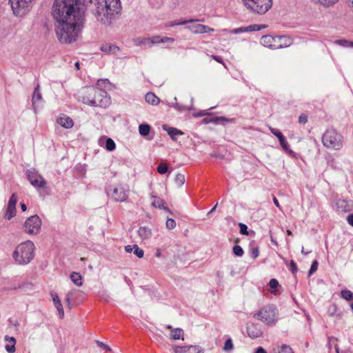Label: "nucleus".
<instances>
[{"mask_svg": "<svg viewBox=\"0 0 353 353\" xmlns=\"http://www.w3.org/2000/svg\"><path fill=\"white\" fill-rule=\"evenodd\" d=\"M185 181V176L183 174H177L175 177V183L178 186H181Z\"/></svg>", "mask_w": 353, "mask_h": 353, "instance_id": "34", "label": "nucleus"}, {"mask_svg": "<svg viewBox=\"0 0 353 353\" xmlns=\"http://www.w3.org/2000/svg\"><path fill=\"white\" fill-rule=\"evenodd\" d=\"M337 310V307L335 304H334L330 309H329V313L330 316H333L335 314Z\"/></svg>", "mask_w": 353, "mask_h": 353, "instance_id": "60", "label": "nucleus"}, {"mask_svg": "<svg viewBox=\"0 0 353 353\" xmlns=\"http://www.w3.org/2000/svg\"><path fill=\"white\" fill-rule=\"evenodd\" d=\"M155 38L157 39L158 40V43H166V42H168V43H174V39L173 38H171V37H160L159 36H155Z\"/></svg>", "mask_w": 353, "mask_h": 353, "instance_id": "41", "label": "nucleus"}, {"mask_svg": "<svg viewBox=\"0 0 353 353\" xmlns=\"http://www.w3.org/2000/svg\"><path fill=\"white\" fill-rule=\"evenodd\" d=\"M145 99L147 103L155 105L159 104V99L152 92H148L145 96Z\"/></svg>", "mask_w": 353, "mask_h": 353, "instance_id": "22", "label": "nucleus"}, {"mask_svg": "<svg viewBox=\"0 0 353 353\" xmlns=\"http://www.w3.org/2000/svg\"><path fill=\"white\" fill-rule=\"evenodd\" d=\"M70 279L77 286L82 285V276L79 273L73 272L70 274Z\"/></svg>", "mask_w": 353, "mask_h": 353, "instance_id": "25", "label": "nucleus"}, {"mask_svg": "<svg viewBox=\"0 0 353 353\" xmlns=\"http://www.w3.org/2000/svg\"><path fill=\"white\" fill-rule=\"evenodd\" d=\"M347 221L350 225L353 226V214L347 216Z\"/></svg>", "mask_w": 353, "mask_h": 353, "instance_id": "63", "label": "nucleus"}, {"mask_svg": "<svg viewBox=\"0 0 353 353\" xmlns=\"http://www.w3.org/2000/svg\"><path fill=\"white\" fill-rule=\"evenodd\" d=\"M139 236L143 239L145 240L151 236V230L145 226L140 227L137 231Z\"/></svg>", "mask_w": 353, "mask_h": 353, "instance_id": "20", "label": "nucleus"}, {"mask_svg": "<svg viewBox=\"0 0 353 353\" xmlns=\"http://www.w3.org/2000/svg\"><path fill=\"white\" fill-rule=\"evenodd\" d=\"M16 214V207L8 205L5 218L10 220Z\"/></svg>", "mask_w": 353, "mask_h": 353, "instance_id": "27", "label": "nucleus"}, {"mask_svg": "<svg viewBox=\"0 0 353 353\" xmlns=\"http://www.w3.org/2000/svg\"><path fill=\"white\" fill-rule=\"evenodd\" d=\"M281 37H282V39H278V41L283 40L284 41L283 43L277 44V46H282V48H283L290 46L291 45L292 41L290 38L284 37V36H282Z\"/></svg>", "mask_w": 353, "mask_h": 353, "instance_id": "38", "label": "nucleus"}, {"mask_svg": "<svg viewBox=\"0 0 353 353\" xmlns=\"http://www.w3.org/2000/svg\"><path fill=\"white\" fill-rule=\"evenodd\" d=\"M134 254L139 259L142 258L144 254V252L142 249L139 248L137 245L134 244V248L133 250Z\"/></svg>", "mask_w": 353, "mask_h": 353, "instance_id": "44", "label": "nucleus"}, {"mask_svg": "<svg viewBox=\"0 0 353 353\" xmlns=\"http://www.w3.org/2000/svg\"><path fill=\"white\" fill-rule=\"evenodd\" d=\"M318 265H319V263L316 260H314L312 262L310 269L309 270V272H308V276L312 275L317 270Z\"/></svg>", "mask_w": 353, "mask_h": 353, "instance_id": "45", "label": "nucleus"}, {"mask_svg": "<svg viewBox=\"0 0 353 353\" xmlns=\"http://www.w3.org/2000/svg\"><path fill=\"white\" fill-rule=\"evenodd\" d=\"M173 107L179 111L190 110L192 107L181 105L176 102L173 104Z\"/></svg>", "mask_w": 353, "mask_h": 353, "instance_id": "42", "label": "nucleus"}, {"mask_svg": "<svg viewBox=\"0 0 353 353\" xmlns=\"http://www.w3.org/2000/svg\"><path fill=\"white\" fill-rule=\"evenodd\" d=\"M250 254H251V256L253 259H256L259 254V248L258 247L252 248L251 249Z\"/></svg>", "mask_w": 353, "mask_h": 353, "instance_id": "51", "label": "nucleus"}, {"mask_svg": "<svg viewBox=\"0 0 353 353\" xmlns=\"http://www.w3.org/2000/svg\"><path fill=\"white\" fill-rule=\"evenodd\" d=\"M115 148L116 145L114 141L110 138H108L105 142L106 150L108 151H113L115 149Z\"/></svg>", "mask_w": 353, "mask_h": 353, "instance_id": "33", "label": "nucleus"}, {"mask_svg": "<svg viewBox=\"0 0 353 353\" xmlns=\"http://www.w3.org/2000/svg\"><path fill=\"white\" fill-rule=\"evenodd\" d=\"M24 230L28 234H37L41 227V220L37 215L28 218L23 225Z\"/></svg>", "mask_w": 353, "mask_h": 353, "instance_id": "8", "label": "nucleus"}, {"mask_svg": "<svg viewBox=\"0 0 353 353\" xmlns=\"http://www.w3.org/2000/svg\"><path fill=\"white\" fill-rule=\"evenodd\" d=\"M232 251L234 255L237 256H242L244 254V251L243 248L238 245H236L233 247Z\"/></svg>", "mask_w": 353, "mask_h": 353, "instance_id": "35", "label": "nucleus"}, {"mask_svg": "<svg viewBox=\"0 0 353 353\" xmlns=\"http://www.w3.org/2000/svg\"><path fill=\"white\" fill-rule=\"evenodd\" d=\"M33 0H10L13 12L17 16H22L30 7Z\"/></svg>", "mask_w": 353, "mask_h": 353, "instance_id": "10", "label": "nucleus"}, {"mask_svg": "<svg viewBox=\"0 0 353 353\" xmlns=\"http://www.w3.org/2000/svg\"><path fill=\"white\" fill-rule=\"evenodd\" d=\"M278 353H293L292 348L288 345H282L279 347Z\"/></svg>", "mask_w": 353, "mask_h": 353, "instance_id": "37", "label": "nucleus"}, {"mask_svg": "<svg viewBox=\"0 0 353 353\" xmlns=\"http://www.w3.org/2000/svg\"><path fill=\"white\" fill-rule=\"evenodd\" d=\"M279 142H280V144L282 147V148L286 152H288V154H293V151L292 150L290 149V145L286 140V139L284 137H283L282 139H279Z\"/></svg>", "mask_w": 353, "mask_h": 353, "instance_id": "30", "label": "nucleus"}, {"mask_svg": "<svg viewBox=\"0 0 353 353\" xmlns=\"http://www.w3.org/2000/svg\"><path fill=\"white\" fill-rule=\"evenodd\" d=\"M54 305L58 310L60 318L63 319L64 316V311H63V307L61 303L59 302L57 304H54Z\"/></svg>", "mask_w": 353, "mask_h": 353, "instance_id": "50", "label": "nucleus"}, {"mask_svg": "<svg viewBox=\"0 0 353 353\" xmlns=\"http://www.w3.org/2000/svg\"><path fill=\"white\" fill-rule=\"evenodd\" d=\"M163 129L168 132V134L173 140L176 139V136L182 134L181 131L174 128L167 127L166 125H163Z\"/></svg>", "mask_w": 353, "mask_h": 353, "instance_id": "23", "label": "nucleus"}, {"mask_svg": "<svg viewBox=\"0 0 353 353\" xmlns=\"http://www.w3.org/2000/svg\"><path fill=\"white\" fill-rule=\"evenodd\" d=\"M72 297V292H68L66 294V297H65V301L69 307H70L72 305V303H71Z\"/></svg>", "mask_w": 353, "mask_h": 353, "instance_id": "54", "label": "nucleus"}, {"mask_svg": "<svg viewBox=\"0 0 353 353\" xmlns=\"http://www.w3.org/2000/svg\"><path fill=\"white\" fill-rule=\"evenodd\" d=\"M5 341L6 344L5 345V349L8 353H14L16 351L15 344L16 339L12 336H6Z\"/></svg>", "mask_w": 353, "mask_h": 353, "instance_id": "16", "label": "nucleus"}, {"mask_svg": "<svg viewBox=\"0 0 353 353\" xmlns=\"http://www.w3.org/2000/svg\"><path fill=\"white\" fill-rule=\"evenodd\" d=\"M255 353H267L264 348L259 347L256 349Z\"/></svg>", "mask_w": 353, "mask_h": 353, "instance_id": "64", "label": "nucleus"}, {"mask_svg": "<svg viewBox=\"0 0 353 353\" xmlns=\"http://www.w3.org/2000/svg\"><path fill=\"white\" fill-rule=\"evenodd\" d=\"M319 3L323 5L325 7H330L331 6H333L336 2H338L339 0H319Z\"/></svg>", "mask_w": 353, "mask_h": 353, "instance_id": "43", "label": "nucleus"}, {"mask_svg": "<svg viewBox=\"0 0 353 353\" xmlns=\"http://www.w3.org/2000/svg\"><path fill=\"white\" fill-rule=\"evenodd\" d=\"M17 203V196L15 193H13L9 199L8 205L16 207Z\"/></svg>", "mask_w": 353, "mask_h": 353, "instance_id": "47", "label": "nucleus"}, {"mask_svg": "<svg viewBox=\"0 0 353 353\" xmlns=\"http://www.w3.org/2000/svg\"><path fill=\"white\" fill-rule=\"evenodd\" d=\"M269 285L272 289H276L279 286V282L276 279H270Z\"/></svg>", "mask_w": 353, "mask_h": 353, "instance_id": "52", "label": "nucleus"}, {"mask_svg": "<svg viewBox=\"0 0 353 353\" xmlns=\"http://www.w3.org/2000/svg\"><path fill=\"white\" fill-rule=\"evenodd\" d=\"M41 99L42 97L39 91V85L38 84L37 87L34 88L32 98V106L34 110H36V104L40 102Z\"/></svg>", "mask_w": 353, "mask_h": 353, "instance_id": "19", "label": "nucleus"}, {"mask_svg": "<svg viewBox=\"0 0 353 353\" xmlns=\"http://www.w3.org/2000/svg\"><path fill=\"white\" fill-rule=\"evenodd\" d=\"M54 305L58 310L60 318L63 319L64 316V311H63V307L61 303L59 302L57 304H54Z\"/></svg>", "mask_w": 353, "mask_h": 353, "instance_id": "49", "label": "nucleus"}, {"mask_svg": "<svg viewBox=\"0 0 353 353\" xmlns=\"http://www.w3.org/2000/svg\"><path fill=\"white\" fill-rule=\"evenodd\" d=\"M247 32L246 27L245 28H235L232 30V33L237 34L240 32Z\"/></svg>", "mask_w": 353, "mask_h": 353, "instance_id": "59", "label": "nucleus"}, {"mask_svg": "<svg viewBox=\"0 0 353 353\" xmlns=\"http://www.w3.org/2000/svg\"><path fill=\"white\" fill-rule=\"evenodd\" d=\"M151 198L153 199V201H152V205L153 207L163 209L165 211L170 212V210L167 207L166 203L163 199L154 195H152Z\"/></svg>", "mask_w": 353, "mask_h": 353, "instance_id": "17", "label": "nucleus"}, {"mask_svg": "<svg viewBox=\"0 0 353 353\" xmlns=\"http://www.w3.org/2000/svg\"><path fill=\"white\" fill-rule=\"evenodd\" d=\"M100 50L107 54H116L120 51V48L114 44H103L100 47Z\"/></svg>", "mask_w": 353, "mask_h": 353, "instance_id": "15", "label": "nucleus"}, {"mask_svg": "<svg viewBox=\"0 0 353 353\" xmlns=\"http://www.w3.org/2000/svg\"><path fill=\"white\" fill-rule=\"evenodd\" d=\"M150 131V126L148 124H141L139 126V132L143 137H145L149 134Z\"/></svg>", "mask_w": 353, "mask_h": 353, "instance_id": "29", "label": "nucleus"}, {"mask_svg": "<svg viewBox=\"0 0 353 353\" xmlns=\"http://www.w3.org/2000/svg\"><path fill=\"white\" fill-rule=\"evenodd\" d=\"M92 13L103 24H110L121 9L120 0H94Z\"/></svg>", "mask_w": 353, "mask_h": 353, "instance_id": "2", "label": "nucleus"}, {"mask_svg": "<svg viewBox=\"0 0 353 353\" xmlns=\"http://www.w3.org/2000/svg\"><path fill=\"white\" fill-rule=\"evenodd\" d=\"M323 145L331 150H340L343 147V137L334 129L327 130L322 136Z\"/></svg>", "mask_w": 353, "mask_h": 353, "instance_id": "5", "label": "nucleus"}, {"mask_svg": "<svg viewBox=\"0 0 353 353\" xmlns=\"http://www.w3.org/2000/svg\"><path fill=\"white\" fill-rule=\"evenodd\" d=\"M26 176L31 185L37 190L47 188L46 181L34 169L28 170Z\"/></svg>", "mask_w": 353, "mask_h": 353, "instance_id": "9", "label": "nucleus"}, {"mask_svg": "<svg viewBox=\"0 0 353 353\" xmlns=\"http://www.w3.org/2000/svg\"><path fill=\"white\" fill-rule=\"evenodd\" d=\"M79 100L88 105L103 108L110 104V98L108 96L107 92L95 87L85 88L83 90V95L79 97Z\"/></svg>", "mask_w": 353, "mask_h": 353, "instance_id": "3", "label": "nucleus"}, {"mask_svg": "<svg viewBox=\"0 0 353 353\" xmlns=\"http://www.w3.org/2000/svg\"><path fill=\"white\" fill-rule=\"evenodd\" d=\"M128 192L129 190L127 188L119 185L113 188L111 196L115 201L123 202L128 199Z\"/></svg>", "mask_w": 353, "mask_h": 353, "instance_id": "11", "label": "nucleus"}, {"mask_svg": "<svg viewBox=\"0 0 353 353\" xmlns=\"http://www.w3.org/2000/svg\"><path fill=\"white\" fill-rule=\"evenodd\" d=\"M134 248V245H128L125 246V250L128 253H131L132 252H133Z\"/></svg>", "mask_w": 353, "mask_h": 353, "instance_id": "61", "label": "nucleus"}, {"mask_svg": "<svg viewBox=\"0 0 353 353\" xmlns=\"http://www.w3.org/2000/svg\"><path fill=\"white\" fill-rule=\"evenodd\" d=\"M168 171V165L165 163H161L157 167V172L161 174H164Z\"/></svg>", "mask_w": 353, "mask_h": 353, "instance_id": "39", "label": "nucleus"}, {"mask_svg": "<svg viewBox=\"0 0 353 353\" xmlns=\"http://www.w3.org/2000/svg\"><path fill=\"white\" fill-rule=\"evenodd\" d=\"M183 336V330L181 328L172 329L170 333L172 339L178 340Z\"/></svg>", "mask_w": 353, "mask_h": 353, "instance_id": "26", "label": "nucleus"}, {"mask_svg": "<svg viewBox=\"0 0 353 353\" xmlns=\"http://www.w3.org/2000/svg\"><path fill=\"white\" fill-rule=\"evenodd\" d=\"M52 15L58 40L66 44L76 41L83 22L82 0H54Z\"/></svg>", "mask_w": 353, "mask_h": 353, "instance_id": "1", "label": "nucleus"}, {"mask_svg": "<svg viewBox=\"0 0 353 353\" xmlns=\"http://www.w3.org/2000/svg\"><path fill=\"white\" fill-rule=\"evenodd\" d=\"M35 246L28 240L18 245L13 252L12 256L19 265L28 264L34 256Z\"/></svg>", "mask_w": 353, "mask_h": 353, "instance_id": "4", "label": "nucleus"}, {"mask_svg": "<svg viewBox=\"0 0 353 353\" xmlns=\"http://www.w3.org/2000/svg\"><path fill=\"white\" fill-rule=\"evenodd\" d=\"M234 349L233 342L231 338L228 339L223 345V350L225 352H231Z\"/></svg>", "mask_w": 353, "mask_h": 353, "instance_id": "32", "label": "nucleus"}, {"mask_svg": "<svg viewBox=\"0 0 353 353\" xmlns=\"http://www.w3.org/2000/svg\"><path fill=\"white\" fill-rule=\"evenodd\" d=\"M269 130H270L272 134H273L275 137L278 138L279 140L284 137L283 134L281 133V132H280L279 130L274 128L272 127H269Z\"/></svg>", "mask_w": 353, "mask_h": 353, "instance_id": "40", "label": "nucleus"}, {"mask_svg": "<svg viewBox=\"0 0 353 353\" xmlns=\"http://www.w3.org/2000/svg\"><path fill=\"white\" fill-rule=\"evenodd\" d=\"M290 270H291V272L293 274H295L297 272L296 264V263L293 260L290 261Z\"/></svg>", "mask_w": 353, "mask_h": 353, "instance_id": "53", "label": "nucleus"}, {"mask_svg": "<svg viewBox=\"0 0 353 353\" xmlns=\"http://www.w3.org/2000/svg\"><path fill=\"white\" fill-rule=\"evenodd\" d=\"M336 43H339L343 46H348L347 44H349L350 42H348L347 40L342 39L336 41Z\"/></svg>", "mask_w": 353, "mask_h": 353, "instance_id": "62", "label": "nucleus"}, {"mask_svg": "<svg viewBox=\"0 0 353 353\" xmlns=\"http://www.w3.org/2000/svg\"><path fill=\"white\" fill-rule=\"evenodd\" d=\"M97 343L98 345H99L100 347H101V348H103V350H107V351H110V350H111V349H110V347L108 345H105V343H103V342L97 341Z\"/></svg>", "mask_w": 353, "mask_h": 353, "instance_id": "58", "label": "nucleus"}, {"mask_svg": "<svg viewBox=\"0 0 353 353\" xmlns=\"http://www.w3.org/2000/svg\"><path fill=\"white\" fill-rule=\"evenodd\" d=\"M248 9L252 12L263 14H265L272 5V0H242Z\"/></svg>", "mask_w": 353, "mask_h": 353, "instance_id": "7", "label": "nucleus"}, {"mask_svg": "<svg viewBox=\"0 0 353 353\" xmlns=\"http://www.w3.org/2000/svg\"><path fill=\"white\" fill-rule=\"evenodd\" d=\"M230 121V122H234V119H226L224 117H216L213 118L212 120H208L207 118H205L203 120V121L205 123H208L212 121V122H214V123H216V124L219 123L220 121Z\"/></svg>", "mask_w": 353, "mask_h": 353, "instance_id": "28", "label": "nucleus"}, {"mask_svg": "<svg viewBox=\"0 0 353 353\" xmlns=\"http://www.w3.org/2000/svg\"><path fill=\"white\" fill-rule=\"evenodd\" d=\"M185 28L188 29L194 34H201L213 31L214 30L209 26L202 24H194L187 26Z\"/></svg>", "mask_w": 353, "mask_h": 353, "instance_id": "14", "label": "nucleus"}, {"mask_svg": "<svg viewBox=\"0 0 353 353\" xmlns=\"http://www.w3.org/2000/svg\"><path fill=\"white\" fill-rule=\"evenodd\" d=\"M282 37H274L271 35L263 36L260 39V43L265 47H268L271 49H279L282 48L283 46H277L278 39H281Z\"/></svg>", "mask_w": 353, "mask_h": 353, "instance_id": "12", "label": "nucleus"}, {"mask_svg": "<svg viewBox=\"0 0 353 353\" xmlns=\"http://www.w3.org/2000/svg\"><path fill=\"white\" fill-rule=\"evenodd\" d=\"M57 123L60 125H61L62 127H63L64 128H66V129L71 128L74 125L73 120L70 117H69L66 115H63V116L60 117L57 119Z\"/></svg>", "mask_w": 353, "mask_h": 353, "instance_id": "18", "label": "nucleus"}, {"mask_svg": "<svg viewBox=\"0 0 353 353\" xmlns=\"http://www.w3.org/2000/svg\"><path fill=\"white\" fill-rule=\"evenodd\" d=\"M211 57L218 63L223 64L224 67L226 68V65L221 57L212 54Z\"/></svg>", "mask_w": 353, "mask_h": 353, "instance_id": "57", "label": "nucleus"}, {"mask_svg": "<svg viewBox=\"0 0 353 353\" xmlns=\"http://www.w3.org/2000/svg\"><path fill=\"white\" fill-rule=\"evenodd\" d=\"M111 85V83L109 81V80L104 79L98 80L97 86H95V88H102L103 90H109Z\"/></svg>", "mask_w": 353, "mask_h": 353, "instance_id": "24", "label": "nucleus"}, {"mask_svg": "<svg viewBox=\"0 0 353 353\" xmlns=\"http://www.w3.org/2000/svg\"><path fill=\"white\" fill-rule=\"evenodd\" d=\"M165 225L168 230H172L176 227V222L173 219H168Z\"/></svg>", "mask_w": 353, "mask_h": 353, "instance_id": "46", "label": "nucleus"}, {"mask_svg": "<svg viewBox=\"0 0 353 353\" xmlns=\"http://www.w3.org/2000/svg\"><path fill=\"white\" fill-rule=\"evenodd\" d=\"M278 312L275 306L268 305L263 307L254 317L268 325H274L277 321Z\"/></svg>", "mask_w": 353, "mask_h": 353, "instance_id": "6", "label": "nucleus"}, {"mask_svg": "<svg viewBox=\"0 0 353 353\" xmlns=\"http://www.w3.org/2000/svg\"><path fill=\"white\" fill-rule=\"evenodd\" d=\"M239 226L240 228V233L243 235H248L249 232L248 231V226L242 223H239Z\"/></svg>", "mask_w": 353, "mask_h": 353, "instance_id": "48", "label": "nucleus"}, {"mask_svg": "<svg viewBox=\"0 0 353 353\" xmlns=\"http://www.w3.org/2000/svg\"><path fill=\"white\" fill-rule=\"evenodd\" d=\"M51 296H52L54 304H57V303L61 302V300H60L58 294L56 292H52Z\"/></svg>", "mask_w": 353, "mask_h": 353, "instance_id": "56", "label": "nucleus"}, {"mask_svg": "<svg viewBox=\"0 0 353 353\" xmlns=\"http://www.w3.org/2000/svg\"><path fill=\"white\" fill-rule=\"evenodd\" d=\"M307 122V117L305 114H302L299 117V123L300 124H305Z\"/></svg>", "mask_w": 353, "mask_h": 353, "instance_id": "55", "label": "nucleus"}, {"mask_svg": "<svg viewBox=\"0 0 353 353\" xmlns=\"http://www.w3.org/2000/svg\"><path fill=\"white\" fill-rule=\"evenodd\" d=\"M174 353H188L189 352H191V350H193L195 352L196 350V346L190 345V346H177L175 345L173 347Z\"/></svg>", "mask_w": 353, "mask_h": 353, "instance_id": "21", "label": "nucleus"}, {"mask_svg": "<svg viewBox=\"0 0 353 353\" xmlns=\"http://www.w3.org/2000/svg\"><path fill=\"white\" fill-rule=\"evenodd\" d=\"M265 27V26H264V25L254 24V25H250L249 26H247L246 29H247V32H252V31L260 30Z\"/></svg>", "mask_w": 353, "mask_h": 353, "instance_id": "36", "label": "nucleus"}, {"mask_svg": "<svg viewBox=\"0 0 353 353\" xmlns=\"http://www.w3.org/2000/svg\"><path fill=\"white\" fill-rule=\"evenodd\" d=\"M341 296L347 301H353V292L348 290H343L341 292Z\"/></svg>", "mask_w": 353, "mask_h": 353, "instance_id": "31", "label": "nucleus"}, {"mask_svg": "<svg viewBox=\"0 0 353 353\" xmlns=\"http://www.w3.org/2000/svg\"><path fill=\"white\" fill-rule=\"evenodd\" d=\"M134 43L136 46H148V47H152L154 44L158 43V40L155 38V36L152 38L149 37H137L133 40Z\"/></svg>", "mask_w": 353, "mask_h": 353, "instance_id": "13", "label": "nucleus"}]
</instances>
